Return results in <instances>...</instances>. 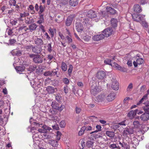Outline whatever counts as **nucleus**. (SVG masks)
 I'll list each match as a JSON object with an SVG mask.
<instances>
[{"label": "nucleus", "instance_id": "62", "mask_svg": "<svg viewBox=\"0 0 149 149\" xmlns=\"http://www.w3.org/2000/svg\"><path fill=\"white\" fill-rule=\"evenodd\" d=\"M43 21V17L42 16L41 18H40V20H38L37 22V23L40 24H41Z\"/></svg>", "mask_w": 149, "mask_h": 149}, {"label": "nucleus", "instance_id": "31", "mask_svg": "<svg viewBox=\"0 0 149 149\" xmlns=\"http://www.w3.org/2000/svg\"><path fill=\"white\" fill-rule=\"evenodd\" d=\"M17 38L14 36V38H12V37H10V39L9 40V42L10 45H12L15 43L16 42V39Z\"/></svg>", "mask_w": 149, "mask_h": 149}, {"label": "nucleus", "instance_id": "57", "mask_svg": "<svg viewBox=\"0 0 149 149\" xmlns=\"http://www.w3.org/2000/svg\"><path fill=\"white\" fill-rule=\"evenodd\" d=\"M81 109L78 107H76L75 108V111L77 113H79L81 111Z\"/></svg>", "mask_w": 149, "mask_h": 149}, {"label": "nucleus", "instance_id": "45", "mask_svg": "<svg viewBox=\"0 0 149 149\" xmlns=\"http://www.w3.org/2000/svg\"><path fill=\"white\" fill-rule=\"evenodd\" d=\"M73 67L72 65H70L69 68L68 70V74L69 76L71 74L72 72Z\"/></svg>", "mask_w": 149, "mask_h": 149}, {"label": "nucleus", "instance_id": "29", "mask_svg": "<svg viewBox=\"0 0 149 149\" xmlns=\"http://www.w3.org/2000/svg\"><path fill=\"white\" fill-rule=\"evenodd\" d=\"M15 68L17 72H22L24 70L25 67L23 65H21L19 66H16Z\"/></svg>", "mask_w": 149, "mask_h": 149}, {"label": "nucleus", "instance_id": "42", "mask_svg": "<svg viewBox=\"0 0 149 149\" xmlns=\"http://www.w3.org/2000/svg\"><path fill=\"white\" fill-rule=\"evenodd\" d=\"M57 135L56 137V140L58 141H59L61 138V133L59 131H57Z\"/></svg>", "mask_w": 149, "mask_h": 149}, {"label": "nucleus", "instance_id": "17", "mask_svg": "<svg viewBox=\"0 0 149 149\" xmlns=\"http://www.w3.org/2000/svg\"><path fill=\"white\" fill-rule=\"evenodd\" d=\"M116 94L114 93H111L106 97L107 100L109 102L113 100L115 97Z\"/></svg>", "mask_w": 149, "mask_h": 149}, {"label": "nucleus", "instance_id": "16", "mask_svg": "<svg viewBox=\"0 0 149 149\" xmlns=\"http://www.w3.org/2000/svg\"><path fill=\"white\" fill-rule=\"evenodd\" d=\"M104 38V36L102 34L97 35L94 36L93 37V39L94 40L98 41L102 40Z\"/></svg>", "mask_w": 149, "mask_h": 149}, {"label": "nucleus", "instance_id": "24", "mask_svg": "<svg viewBox=\"0 0 149 149\" xmlns=\"http://www.w3.org/2000/svg\"><path fill=\"white\" fill-rule=\"evenodd\" d=\"M25 22L28 24H30L34 22L33 19L31 17H26L25 18Z\"/></svg>", "mask_w": 149, "mask_h": 149}, {"label": "nucleus", "instance_id": "19", "mask_svg": "<svg viewBox=\"0 0 149 149\" xmlns=\"http://www.w3.org/2000/svg\"><path fill=\"white\" fill-rule=\"evenodd\" d=\"M143 60L142 58H138L136 61H134L133 62V64L135 67L137 66L138 64L140 65L142 64L143 63Z\"/></svg>", "mask_w": 149, "mask_h": 149}, {"label": "nucleus", "instance_id": "2", "mask_svg": "<svg viewBox=\"0 0 149 149\" xmlns=\"http://www.w3.org/2000/svg\"><path fill=\"white\" fill-rule=\"evenodd\" d=\"M134 128L128 126L125 128L123 132L124 136H127L128 135L133 134L134 132Z\"/></svg>", "mask_w": 149, "mask_h": 149}, {"label": "nucleus", "instance_id": "64", "mask_svg": "<svg viewBox=\"0 0 149 149\" xmlns=\"http://www.w3.org/2000/svg\"><path fill=\"white\" fill-rule=\"evenodd\" d=\"M58 81L57 80H54L53 81V85L54 86H56L58 85Z\"/></svg>", "mask_w": 149, "mask_h": 149}, {"label": "nucleus", "instance_id": "25", "mask_svg": "<svg viewBox=\"0 0 149 149\" xmlns=\"http://www.w3.org/2000/svg\"><path fill=\"white\" fill-rule=\"evenodd\" d=\"M111 26L115 28L116 27L117 25L118 21L116 19L112 18L111 20Z\"/></svg>", "mask_w": 149, "mask_h": 149}, {"label": "nucleus", "instance_id": "60", "mask_svg": "<svg viewBox=\"0 0 149 149\" xmlns=\"http://www.w3.org/2000/svg\"><path fill=\"white\" fill-rule=\"evenodd\" d=\"M58 104V103L57 102H52V108L53 109H54V108H56V106Z\"/></svg>", "mask_w": 149, "mask_h": 149}, {"label": "nucleus", "instance_id": "4", "mask_svg": "<svg viewBox=\"0 0 149 149\" xmlns=\"http://www.w3.org/2000/svg\"><path fill=\"white\" fill-rule=\"evenodd\" d=\"M100 91V89L98 86L94 84L91 86V92L92 94L95 95L97 94Z\"/></svg>", "mask_w": 149, "mask_h": 149}, {"label": "nucleus", "instance_id": "40", "mask_svg": "<svg viewBox=\"0 0 149 149\" xmlns=\"http://www.w3.org/2000/svg\"><path fill=\"white\" fill-rule=\"evenodd\" d=\"M86 127L84 126L82 127L81 129V130L79 132V135L81 136L82 135V134L84 133V132L85 131Z\"/></svg>", "mask_w": 149, "mask_h": 149}, {"label": "nucleus", "instance_id": "8", "mask_svg": "<svg viewBox=\"0 0 149 149\" xmlns=\"http://www.w3.org/2000/svg\"><path fill=\"white\" fill-rule=\"evenodd\" d=\"M132 18L134 21L138 22L142 20V16L139 14L134 13L132 15Z\"/></svg>", "mask_w": 149, "mask_h": 149}, {"label": "nucleus", "instance_id": "38", "mask_svg": "<svg viewBox=\"0 0 149 149\" xmlns=\"http://www.w3.org/2000/svg\"><path fill=\"white\" fill-rule=\"evenodd\" d=\"M42 127L44 129V130H45V131L46 132V133H47V130L50 131L52 130V129L50 127L45 125H43Z\"/></svg>", "mask_w": 149, "mask_h": 149}, {"label": "nucleus", "instance_id": "50", "mask_svg": "<svg viewBox=\"0 0 149 149\" xmlns=\"http://www.w3.org/2000/svg\"><path fill=\"white\" fill-rule=\"evenodd\" d=\"M52 52L53 53V55L49 54L48 55V57H47L48 59L49 60H51L53 58V55L54 54V53H55V52L54 51H53Z\"/></svg>", "mask_w": 149, "mask_h": 149}, {"label": "nucleus", "instance_id": "36", "mask_svg": "<svg viewBox=\"0 0 149 149\" xmlns=\"http://www.w3.org/2000/svg\"><path fill=\"white\" fill-rule=\"evenodd\" d=\"M147 95H145L144 96H143V97L137 103V105H139L142 103L144 100H146L147 99Z\"/></svg>", "mask_w": 149, "mask_h": 149}, {"label": "nucleus", "instance_id": "23", "mask_svg": "<svg viewBox=\"0 0 149 149\" xmlns=\"http://www.w3.org/2000/svg\"><path fill=\"white\" fill-rule=\"evenodd\" d=\"M133 8L134 11L136 13H140L142 10L141 7L138 4L135 5L134 6Z\"/></svg>", "mask_w": 149, "mask_h": 149}, {"label": "nucleus", "instance_id": "48", "mask_svg": "<svg viewBox=\"0 0 149 149\" xmlns=\"http://www.w3.org/2000/svg\"><path fill=\"white\" fill-rule=\"evenodd\" d=\"M68 34L70 35V36H67L66 37V38L67 39L68 41V42L70 43L72 42V39L71 38V36L70 35V33L68 32Z\"/></svg>", "mask_w": 149, "mask_h": 149}, {"label": "nucleus", "instance_id": "51", "mask_svg": "<svg viewBox=\"0 0 149 149\" xmlns=\"http://www.w3.org/2000/svg\"><path fill=\"white\" fill-rule=\"evenodd\" d=\"M142 26L146 28H148V24L145 21L142 22Z\"/></svg>", "mask_w": 149, "mask_h": 149}, {"label": "nucleus", "instance_id": "1", "mask_svg": "<svg viewBox=\"0 0 149 149\" xmlns=\"http://www.w3.org/2000/svg\"><path fill=\"white\" fill-rule=\"evenodd\" d=\"M29 56L31 58H33V61L35 63H41L43 62V57L38 54H29Z\"/></svg>", "mask_w": 149, "mask_h": 149}, {"label": "nucleus", "instance_id": "49", "mask_svg": "<svg viewBox=\"0 0 149 149\" xmlns=\"http://www.w3.org/2000/svg\"><path fill=\"white\" fill-rule=\"evenodd\" d=\"M9 3L10 6H15L16 5V1L15 0H10Z\"/></svg>", "mask_w": 149, "mask_h": 149}, {"label": "nucleus", "instance_id": "27", "mask_svg": "<svg viewBox=\"0 0 149 149\" xmlns=\"http://www.w3.org/2000/svg\"><path fill=\"white\" fill-rule=\"evenodd\" d=\"M106 11L113 15L115 14L116 12V11L111 7H107L106 8Z\"/></svg>", "mask_w": 149, "mask_h": 149}, {"label": "nucleus", "instance_id": "54", "mask_svg": "<svg viewBox=\"0 0 149 149\" xmlns=\"http://www.w3.org/2000/svg\"><path fill=\"white\" fill-rule=\"evenodd\" d=\"M10 23L13 25H15L17 23V20L15 19L12 21H11Z\"/></svg>", "mask_w": 149, "mask_h": 149}, {"label": "nucleus", "instance_id": "21", "mask_svg": "<svg viewBox=\"0 0 149 149\" xmlns=\"http://www.w3.org/2000/svg\"><path fill=\"white\" fill-rule=\"evenodd\" d=\"M55 89H56V88H54L51 86H48L46 88L47 91L49 94H52L54 93Z\"/></svg>", "mask_w": 149, "mask_h": 149}, {"label": "nucleus", "instance_id": "5", "mask_svg": "<svg viewBox=\"0 0 149 149\" xmlns=\"http://www.w3.org/2000/svg\"><path fill=\"white\" fill-rule=\"evenodd\" d=\"M111 87L115 90H117L119 88V84L115 77H113L111 79Z\"/></svg>", "mask_w": 149, "mask_h": 149}, {"label": "nucleus", "instance_id": "9", "mask_svg": "<svg viewBox=\"0 0 149 149\" xmlns=\"http://www.w3.org/2000/svg\"><path fill=\"white\" fill-rule=\"evenodd\" d=\"M106 97L104 94H101L96 97L95 101L98 102H101L104 101Z\"/></svg>", "mask_w": 149, "mask_h": 149}, {"label": "nucleus", "instance_id": "44", "mask_svg": "<svg viewBox=\"0 0 149 149\" xmlns=\"http://www.w3.org/2000/svg\"><path fill=\"white\" fill-rule=\"evenodd\" d=\"M60 126L61 128H64L65 126L66 123L65 120H63L60 123Z\"/></svg>", "mask_w": 149, "mask_h": 149}, {"label": "nucleus", "instance_id": "63", "mask_svg": "<svg viewBox=\"0 0 149 149\" xmlns=\"http://www.w3.org/2000/svg\"><path fill=\"white\" fill-rule=\"evenodd\" d=\"M132 83H130L128 85L127 88V91H130V89L132 88Z\"/></svg>", "mask_w": 149, "mask_h": 149}, {"label": "nucleus", "instance_id": "37", "mask_svg": "<svg viewBox=\"0 0 149 149\" xmlns=\"http://www.w3.org/2000/svg\"><path fill=\"white\" fill-rule=\"evenodd\" d=\"M112 62V60H111L110 59H107L104 61V63H105L109 65H112V63L111 62Z\"/></svg>", "mask_w": 149, "mask_h": 149}, {"label": "nucleus", "instance_id": "26", "mask_svg": "<svg viewBox=\"0 0 149 149\" xmlns=\"http://www.w3.org/2000/svg\"><path fill=\"white\" fill-rule=\"evenodd\" d=\"M133 125L134 126V127H133L134 128H139L140 127L141 125V123L138 121L136 120H135L133 122Z\"/></svg>", "mask_w": 149, "mask_h": 149}, {"label": "nucleus", "instance_id": "6", "mask_svg": "<svg viewBox=\"0 0 149 149\" xmlns=\"http://www.w3.org/2000/svg\"><path fill=\"white\" fill-rule=\"evenodd\" d=\"M32 52L36 54H40L42 51L41 48L38 47L37 45L33 46L32 47Z\"/></svg>", "mask_w": 149, "mask_h": 149}, {"label": "nucleus", "instance_id": "14", "mask_svg": "<svg viewBox=\"0 0 149 149\" xmlns=\"http://www.w3.org/2000/svg\"><path fill=\"white\" fill-rule=\"evenodd\" d=\"M140 118L143 121H147L149 119V114L148 113H144L141 115Z\"/></svg>", "mask_w": 149, "mask_h": 149}, {"label": "nucleus", "instance_id": "32", "mask_svg": "<svg viewBox=\"0 0 149 149\" xmlns=\"http://www.w3.org/2000/svg\"><path fill=\"white\" fill-rule=\"evenodd\" d=\"M116 64V67L118 70L124 72L127 71V70L126 68L121 67L118 64Z\"/></svg>", "mask_w": 149, "mask_h": 149}, {"label": "nucleus", "instance_id": "47", "mask_svg": "<svg viewBox=\"0 0 149 149\" xmlns=\"http://www.w3.org/2000/svg\"><path fill=\"white\" fill-rule=\"evenodd\" d=\"M57 71L54 69L51 71V76H54L57 74Z\"/></svg>", "mask_w": 149, "mask_h": 149}, {"label": "nucleus", "instance_id": "18", "mask_svg": "<svg viewBox=\"0 0 149 149\" xmlns=\"http://www.w3.org/2000/svg\"><path fill=\"white\" fill-rule=\"evenodd\" d=\"M49 143L54 147H57L58 145V141L56 140L50 139L49 140Z\"/></svg>", "mask_w": 149, "mask_h": 149}, {"label": "nucleus", "instance_id": "30", "mask_svg": "<svg viewBox=\"0 0 149 149\" xmlns=\"http://www.w3.org/2000/svg\"><path fill=\"white\" fill-rule=\"evenodd\" d=\"M78 3V0H70V4L72 6H75L77 5Z\"/></svg>", "mask_w": 149, "mask_h": 149}, {"label": "nucleus", "instance_id": "22", "mask_svg": "<svg viewBox=\"0 0 149 149\" xmlns=\"http://www.w3.org/2000/svg\"><path fill=\"white\" fill-rule=\"evenodd\" d=\"M73 20V17L72 16H69L67 18L65 22V24L67 26H69L71 24Z\"/></svg>", "mask_w": 149, "mask_h": 149}, {"label": "nucleus", "instance_id": "55", "mask_svg": "<svg viewBox=\"0 0 149 149\" xmlns=\"http://www.w3.org/2000/svg\"><path fill=\"white\" fill-rule=\"evenodd\" d=\"M123 147L126 149H130V146L129 145L127 144V143H124V145Z\"/></svg>", "mask_w": 149, "mask_h": 149}, {"label": "nucleus", "instance_id": "13", "mask_svg": "<svg viewBox=\"0 0 149 149\" xmlns=\"http://www.w3.org/2000/svg\"><path fill=\"white\" fill-rule=\"evenodd\" d=\"M136 111H137V109L131 111L127 114V117L130 119L133 118L136 114Z\"/></svg>", "mask_w": 149, "mask_h": 149}, {"label": "nucleus", "instance_id": "10", "mask_svg": "<svg viewBox=\"0 0 149 149\" xmlns=\"http://www.w3.org/2000/svg\"><path fill=\"white\" fill-rule=\"evenodd\" d=\"M106 73L103 70H100L97 72L96 74V77L99 79H104L106 76Z\"/></svg>", "mask_w": 149, "mask_h": 149}, {"label": "nucleus", "instance_id": "59", "mask_svg": "<svg viewBox=\"0 0 149 149\" xmlns=\"http://www.w3.org/2000/svg\"><path fill=\"white\" fill-rule=\"evenodd\" d=\"M119 125H113L112 127V128L114 130H116L119 128Z\"/></svg>", "mask_w": 149, "mask_h": 149}, {"label": "nucleus", "instance_id": "7", "mask_svg": "<svg viewBox=\"0 0 149 149\" xmlns=\"http://www.w3.org/2000/svg\"><path fill=\"white\" fill-rule=\"evenodd\" d=\"M86 15L89 18H93L96 17L97 13L93 10H89L87 12Z\"/></svg>", "mask_w": 149, "mask_h": 149}, {"label": "nucleus", "instance_id": "34", "mask_svg": "<svg viewBox=\"0 0 149 149\" xmlns=\"http://www.w3.org/2000/svg\"><path fill=\"white\" fill-rule=\"evenodd\" d=\"M61 68L62 70L64 72L66 71L67 69L66 64L64 62L62 63Z\"/></svg>", "mask_w": 149, "mask_h": 149}, {"label": "nucleus", "instance_id": "33", "mask_svg": "<svg viewBox=\"0 0 149 149\" xmlns=\"http://www.w3.org/2000/svg\"><path fill=\"white\" fill-rule=\"evenodd\" d=\"M37 67L36 65H32L30 66L29 68H28L27 69L29 71L33 72L35 70Z\"/></svg>", "mask_w": 149, "mask_h": 149}, {"label": "nucleus", "instance_id": "61", "mask_svg": "<svg viewBox=\"0 0 149 149\" xmlns=\"http://www.w3.org/2000/svg\"><path fill=\"white\" fill-rule=\"evenodd\" d=\"M44 75L45 76H51V71H48L45 72L44 73Z\"/></svg>", "mask_w": 149, "mask_h": 149}, {"label": "nucleus", "instance_id": "3", "mask_svg": "<svg viewBox=\"0 0 149 149\" xmlns=\"http://www.w3.org/2000/svg\"><path fill=\"white\" fill-rule=\"evenodd\" d=\"M113 32V30L112 28H107L102 31V34H104V37H107L111 35Z\"/></svg>", "mask_w": 149, "mask_h": 149}, {"label": "nucleus", "instance_id": "28", "mask_svg": "<svg viewBox=\"0 0 149 149\" xmlns=\"http://www.w3.org/2000/svg\"><path fill=\"white\" fill-rule=\"evenodd\" d=\"M106 134L107 136L111 138H113L115 135V133L113 131H107L106 132Z\"/></svg>", "mask_w": 149, "mask_h": 149}, {"label": "nucleus", "instance_id": "53", "mask_svg": "<svg viewBox=\"0 0 149 149\" xmlns=\"http://www.w3.org/2000/svg\"><path fill=\"white\" fill-rule=\"evenodd\" d=\"M39 9L40 11L38 13L39 14H40L43 12L44 10V8L42 5H41L39 7Z\"/></svg>", "mask_w": 149, "mask_h": 149}, {"label": "nucleus", "instance_id": "20", "mask_svg": "<svg viewBox=\"0 0 149 149\" xmlns=\"http://www.w3.org/2000/svg\"><path fill=\"white\" fill-rule=\"evenodd\" d=\"M37 26V25L35 23H32L29 26V30L31 32H32L35 30Z\"/></svg>", "mask_w": 149, "mask_h": 149}, {"label": "nucleus", "instance_id": "58", "mask_svg": "<svg viewBox=\"0 0 149 149\" xmlns=\"http://www.w3.org/2000/svg\"><path fill=\"white\" fill-rule=\"evenodd\" d=\"M109 147L110 148L112 149H114L115 148H117L118 147L116 144H111L110 146Z\"/></svg>", "mask_w": 149, "mask_h": 149}, {"label": "nucleus", "instance_id": "46", "mask_svg": "<svg viewBox=\"0 0 149 149\" xmlns=\"http://www.w3.org/2000/svg\"><path fill=\"white\" fill-rule=\"evenodd\" d=\"M56 99V100L60 102L61 101V97L60 95H59L58 94H56L55 96Z\"/></svg>", "mask_w": 149, "mask_h": 149}, {"label": "nucleus", "instance_id": "15", "mask_svg": "<svg viewBox=\"0 0 149 149\" xmlns=\"http://www.w3.org/2000/svg\"><path fill=\"white\" fill-rule=\"evenodd\" d=\"M76 29L78 32L82 31L84 28L82 24L80 22H77L76 24Z\"/></svg>", "mask_w": 149, "mask_h": 149}, {"label": "nucleus", "instance_id": "56", "mask_svg": "<svg viewBox=\"0 0 149 149\" xmlns=\"http://www.w3.org/2000/svg\"><path fill=\"white\" fill-rule=\"evenodd\" d=\"M63 82L66 84H68L69 83V81L68 79L67 78H64L63 79Z\"/></svg>", "mask_w": 149, "mask_h": 149}, {"label": "nucleus", "instance_id": "39", "mask_svg": "<svg viewBox=\"0 0 149 149\" xmlns=\"http://www.w3.org/2000/svg\"><path fill=\"white\" fill-rule=\"evenodd\" d=\"M89 21V19L88 18H83L81 19V22L84 24H86Z\"/></svg>", "mask_w": 149, "mask_h": 149}, {"label": "nucleus", "instance_id": "11", "mask_svg": "<svg viewBox=\"0 0 149 149\" xmlns=\"http://www.w3.org/2000/svg\"><path fill=\"white\" fill-rule=\"evenodd\" d=\"M22 51L15 49L12 51L11 53L13 56H20L22 54Z\"/></svg>", "mask_w": 149, "mask_h": 149}, {"label": "nucleus", "instance_id": "35", "mask_svg": "<svg viewBox=\"0 0 149 149\" xmlns=\"http://www.w3.org/2000/svg\"><path fill=\"white\" fill-rule=\"evenodd\" d=\"M94 142L91 141H88L86 143V145L88 148H90L93 147Z\"/></svg>", "mask_w": 149, "mask_h": 149}, {"label": "nucleus", "instance_id": "52", "mask_svg": "<svg viewBox=\"0 0 149 149\" xmlns=\"http://www.w3.org/2000/svg\"><path fill=\"white\" fill-rule=\"evenodd\" d=\"M143 108L145 113H148L149 114V107L145 106L143 107Z\"/></svg>", "mask_w": 149, "mask_h": 149}, {"label": "nucleus", "instance_id": "43", "mask_svg": "<svg viewBox=\"0 0 149 149\" xmlns=\"http://www.w3.org/2000/svg\"><path fill=\"white\" fill-rule=\"evenodd\" d=\"M52 43H49L47 44V50L49 52H51L52 51V47L51 46Z\"/></svg>", "mask_w": 149, "mask_h": 149}, {"label": "nucleus", "instance_id": "41", "mask_svg": "<svg viewBox=\"0 0 149 149\" xmlns=\"http://www.w3.org/2000/svg\"><path fill=\"white\" fill-rule=\"evenodd\" d=\"M13 31L12 29H10L8 30V35L10 36V37H12V36H14L16 37V35L15 34H13Z\"/></svg>", "mask_w": 149, "mask_h": 149}, {"label": "nucleus", "instance_id": "12", "mask_svg": "<svg viewBox=\"0 0 149 149\" xmlns=\"http://www.w3.org/2000/svg\"><path fill=\"white\" fill-rule=\"evenodd\" d=\"M36 37V38L34 39L35 44L37 45H41L43 44L44 43L42 39Z\"/></svg>", "mask_w": 149, "mask_h": 149}]
</instances>
